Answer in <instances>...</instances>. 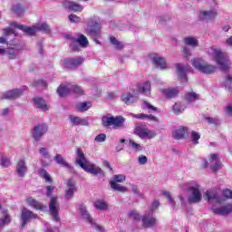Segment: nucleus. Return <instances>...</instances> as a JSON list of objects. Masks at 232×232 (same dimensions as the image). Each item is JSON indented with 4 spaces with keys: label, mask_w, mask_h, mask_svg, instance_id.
<instances>
[{
    "label": "nucleus",
    "mask_w": 232,
    "mask_h": 232,
    "mask_svg": "<svg viewBox=\"0 0 232 232\" xmlns=\"http://www.w3.org/2000/svg\"><path fill=\"white\" fill-rule=\"evenodd\" d=\"M208 53L213 58L216 64L219 66L221 72H229L231 69V60H229V56L226 53H222L220 49L210 47Z\"/></svg>",
    "instance_id": "nucleus-1"
},
{
    "label": "nucleus",
    "mask_w": 232,
    "mask_h": 232,
    "mask_svg": "<svg viewBox=\"0 0 232 232\" xmlns=\"http://www.w3.org/2000/svg\"><path fill=\"white\" fill-rule=\"evenodd\" d=\"M76 163H78L82 169L86 171L87 173H90L91 175H104V171H102V169L100 167L95 166V164L90 162L88 159H86V156L84 155V152H82V150L77 149L76 150Z\"/></svg>",
    "instance_id": "nucleus-2"
},
{
    "label": "nucleus",
    "mask_w": 232,
    "mask_h": 232,
    "mask_svg": "<svg viewBox=\"0 0 232 232\" xmlns=\"http://www.w3.org/2000/svg\"><path fill=\"white\" fill-rule=\"evenodd\" d=\"M134 94L130 92H127L121 95V101L125 104H133V102H137L139 101V93H143V95H150L151 93V83L150 82H145L143 83H140L136 87V91L133 92Z\"/></svg>",
    "instance_id": "nucleus-3"
},
{
    "label": "nucleus",
    "mask_w": 232,
    "mask_h": 232,
    "mask_svg": "<svg viewBox=\"0 0 232 232\" xmlns=\"http://www.w3.org/2000/svg\"><path fill=\"white\" fill-rule=\"evenodd\" d=\"M184 189L188 192V204H198V202L202 201V192L198 182L190 181L185 185Z\"/></svg>",
    "instance_id": "nucleus-4"
},
{
    "label": "nucleus",
    "mask_w": 232,
    "mask_h": 232,
    "mask_svg": "<svg viewBox=\"0 0 232 232\" xmlns=\"http://www.w3.org/2000/svg\"><path fill=\"white\" fill-rule=\"evenodd\" d=\"M85 23H87V27L85 29L87 35H90L97 44H100L101 42H99V38L101 37V24L99 23V18L95 16L91 17L88 18Z\"/></svg>",
    "instance_id": "nucleus-5"
},
{
    "label": "nucleus",
    "mask_w": 232,
    "mask_h": 232,
    "mask_svg": "<svg viewBox=\"0 0 232 232\" xmlns=\"http://www.w3.org/2000/svg\"><path fill=\"white\" fill-rule=\"evenodd\" d=\"M102 122L105 128H110V126H112L113 130H121L124 128L126 118L122 116L113 117L111 114H107L102 117Z\"/></svg>",
    "instance_id": "nucleus-6"
},
{
    "label": "nucleus",
    "mask_w": 232,
    "mask_h": 232,
    "mask_svg": "<svg viewBox=\"0 0 232 232\" xmlns=\"http://www.w3.org/2000/svg\"><path fill=\"white\" fill-rule=\"evenodd\" d=\"M191 63L192 66H194V68L198 70V72L205 73L206 75H209L217 72V66L208 63L202 58H193L191 60Z\"/></svg>",
    "instance_id": "nucleus-7"
},
{
    "label": "nucleus",
    "mask_w": 232,
    "mask_h": 232,
    "mask_svg": "<svg viewBox=\"0 0 232 232\" xmlns=\"http://www.w3.org/2000/svg\"><path fill=\"white\" fill-rule=\"evenodd\" d=\"M204 198L208 202H211V200H213L214 202H218V204H222V202H226L227 198H232V191L231 189L227 188L223 190L222 196H220L218 192L207 191L204 194Z\"/></svg>",
    "instance_id": "nucleus-8"
},
{
    "label": "nucleus",
    "mask_w": 232,
    "mask_h": 232,
    "mask_svg": "<svg viewBox=\"0 0 232 232\" xmlns=\"http://www.w3.org/2000/svg\"><path fill=\"white\" fill-rule=\"evenodd\" d=\"M72 92L78 95H82L83 93L82 88L72 83L60 85L57 89V93L60 97H66V95H68V93H72Z\"/></svg>",
    "instance_id": "nucleus-9"
},
{
    "label": "nucleus",
    "mask_w": 232,
    "mask_h": 232,
    "mask_svg": "<svg viewBox=\"0 0 232 232\" xmlns=\"http://www.w3.org/2000/svg\"><path fill=\"white\" fill-rule=\"evenodd\" d=\"M208 166L214 173H217L222 168V162L218 159V154H211L208 161L207 160H203V168H208Z\"/></svg>",
    "instance_id": "nucleus-10"
},
{
    "label": "nucleus",
    "mask_w": 232,
    "mask_h": 232,
    "mask_svg": "<svg viewBox=\"0 0 232 232\" xmlns=\"http://www.w3.org/2000/svg\"><path fill=\"white\" fill-rule=\"evenodd\" d=\"M79 209L82 218L89 222V224H92L93 229L98 232H104V227H101L97 223H93V218H92V216L90 215V213H88L84 205H80Z\"/></svg>",
    "instance_id": "nucleus-11"
},
{
    "label": "nucleus",
    "mask_w": 232,
    "mask_h": 232,
    "mask_svg": "<svg viewBox=\"0 0 232 232\" xmlns=\"http://www.w3.org/2000/svg\"><path fill=\"white\" fill-rule=\"evenodd\" d=\"M134 134L140 137V139H148L149 140L157 137V132H155V130H150L147 128L140 126L136 127Z\"/></svg>",
    "instance_id": "nucleus-12"
},
{
    "label": "nucleus",
    "mask_w": 232,
    "mask_h": 232,
    "mask_svg": "<svg viewBox=\"0 0 232 232\" xmlns=\"http://www.w3.org/2000/svg\"><path fill=\"white\" fill-rule=\"evenodd\" d=\"M141 222L143 227H155L157 226V218L153 217L152 211H148L141 217Z\"/></svg>",
    "instance_id": "nucleus-13"
},
{
    "label": "nucleus",
    "mask_w": 232,
    "mask_h": 232,
    "mask_svg": "<svg viewBox=\"0 0 232 232\" xmlns=\"http://www.w3.org/2000/svg\"><path fill=\"white\" fill-rule=\"evenodd\" d=\"M49 211L55 222H59V203L57 202V197H52L49 203Z\"/></svg>",
    "instance_id": "nucleus-14"
},
{
    "label": "nucleus",
    "mask_w": 232,
    "mask_h": 232,
    "mask_svg": "<svg viewBox=\"0 0 232 232\" xmlns=\"http://www.w3.org/2000/svg\"><path fill=\"white\" fill-rule=\"evenodd\" d=\"M48 131V125L46 123H40L33 130V137L34 140H40L41 138Z\"/></svg>",
    "instance_id": "nucleus-15"
},
{
    "label": "nucleus",
    "mask_w": 232,
    "mask_h": 232,
    "mask_svg": "<svg viewBox=\"0 0 232 232\" xmlns=\"http://www.w3.org/2000/svg\"><path fill=\"white\" fill-rule=\"evenodd\" d=\"M83 62L84 59H82V57L68 58L63 60L64 66L65 68H67V70H73L75 68H78V66H81Z\"/></svg>",
    "instance_id": "nucleus-16"
},
{
    "label": "nucleus",
    "mask_w": 232,
    "mask_h": 232,
    "mask_svg": "<svg viewBox=\"0 0 232 232\" xmlns=\"http://www.w3.org/2000/svg\"><path fill=\"white\" fill-rule=\"evenodd\" d=\"M33 218H37V216L35 213H34L32 210H29L26 208H24L22 209V216H21V220H22V227H24L30 222V220H33Z\"/></svg>",
    "instance_id": "nucleus-17"
},
{
    "label": "nucleus",
    "mask_w": 232,
    "mask_h": 232,
    "mask_svg": "<svg viewBox=\"0 0 232 232\" xmlns=\"http://www.w3.org/2000/svg\"><path fill=\"white\" fill-rule=\"evenodd\" d=\"M11 26H14V28H17L18 30H22V32H24L27 35H35L37 33V28L35 25H33L32 27L19 24L16 22H13L11 24Z\"/></svg>",
    "instance_id": "nucleus-18"
},
{
    "label": "nucleus",
    "mask_w": 232,
    "mask_h": 232,
    "mask_svg": "<svg viewBox=\"0 0 232 232\" xmlns=\"http://www.w3.org/2000/svg\"><path fill=\"white\" fill-rule=\"evenodd\" d=\"M176 68H177V72L179 79H181L183 82H188V77L186 76V73H188V72L191 70V67H189V65L177 63Z\"/></svg>",
    "instance_id": "nucleus-19"
},
{
    "label": "nucleus",
    "mask_w": 232,
    "mask_h": 232,
    "mask_svg": "<svg viewBox=\"0 0 232 232\" xmlns=\"http://www.w3.org/2000/svg\"><path fill=\"white\" fill-rule=\"evenodd\" d=\"M217 9L215 7L210 8L208 11H201L199 12V19L201 21H212L218 15Z\"/></svg>",
    "instance_id": "nucleus-20"
},
{
    "label": "nucleus",
    "mask_w": 232,
    "mask_h": 232,
    "mask_svg": "<svg viewBox=\"0 0 232 232\" xmlns=\"http://www.w3.org/2000/svg\"><path fill=\"white\" fill-rule=\"evenodd\" d=\"M24 90H26V88L22 89H14L7 91L4 92V94L1 96V99H17V97H21L24 93Z\"/></svg>",
    "instance_id": "nucleus-21"
},
{
    "label": "nucleus",
    "mask_w": 232,
    "mask_h": 232,
    "mask_svg": "<svg viewBox=\"0 0 232 232\" xmlns=\"http://www.w3.org/2000/svg\"><path fill=\"white\" fill-rule=\"evenodd\" d=\"M211 211L215 215H222V216L229 215V213H232V204H228L221 208H212Z\"/></svg>",
    "instance_id": "nucleus-22"
},
{
    "label": "nucleus",
    "mask_w": 232,
    "mask_h": 232,
    "mask_svg": "<svg viewBox=\"0 0 232 232\" xmlns=\"http://www.w3.org/2000/svg\"><path fill=\"white\" fill-rule=\"evenodd\" d=\"M69 121L72 126H88V120L82 119L79 116L70 115Z\"/></svg>",
    "instance_id": "nucleus-23"
},
{
    "label": "nucleus",
    "mask_w": 232,
    "mask_h": 232,
    "mask_svg": "<svg viewBox=\"0 0 232 232\" xmlns=\"http://www.w3.org/2000/svg\"><path fill=\"white\" fill-rule=\"evenodd\" d=\"M63 6L64 8H67L71 12H82L83 8L82 5L74 3V2H70L68 0L63 1Z\"/></svg>",
    "instance_id": "nucleus-24"
},
{
    "label": "nucleus",
    "mask_w": 232,
    "mask_h": 232,
    "mask_svg": "<svg viewBox=\"0 0 232 232\" xmlns=\"http://www.w3.org/2000/svg\"><path fill=\"white\" fill-rule=\"evenodd\" d=\"M77 43L82 48H86V46H88L89 44L88 38H86L84 34H80L79 37L75 40L74 44H72V50L74 51L79 50V47L77 46Z\"/></svg>",
    "instance_id": "nucleus-25"
},
{
    "label": "nucleus",
    "mask_w": 232,
    "mask_h": 232,
    "mask_svg": "<svg viewBox=\"0 0 232 232\" xmlns=\"http://www.w3.org/2000/svg\"><path fill=\"white\" fill-rule=\"evenodd\" d=\"M28 171V167H26V161L24 160H20L16 164V173L18 177H24Z\"/></svg>",
    "instance_id": "nucleus-26"
},
{
    "label": "nucleus",
    "mask_w": 232,
    "mask_h": 232,
    "mask_svg": "<svg viewBox=\"0 0 232 232\" xmlns=\"http://www.w3.org/2000/svg\"><path fill=\"white\" fill-rule=\"evenodd\" d=\"M26 203L31 208H34V209H40L43 211V209H46V207L43 206L39 201L35 200V198L30 197L26 199Z\"/></svg>",
    "instance_id": "nucleus-27"
},
{
    "label": "nucleus",
    "mask_w": 232,
    "mask_h": 232,
    "mask_svg": "<svg viewBox=\"0 0 232 232\" xmlns=\"http://www.w3.org/2000/svg\"><path fill=\"white\" fill-rule=\"evenodd\" d=\"M67 187L68 189L65 194V198H72V197H73V193H75V191L77 190L75 188V182H73V180L72 179H69L67 182Z\"/></svg>",
    "instance_id": "nucleus-28"
},
{
    "label": "nucleus",
    "mask_w": 232,
    "mask_h": 232,
    "mask_svg": "<svg viewBox=\"0 0 232 232\" xmlns=\"http://www.w3.org/2000/svg\"><path fill=\"white\" fill-rule=\"evenodd\" d=\"M161 93H164L168 99H173V97H177L179 95V88H172V89H161Z\"/></svg>",
    "instance_id": "nucleus-29"
},
{
    "label": "nucleus",
    "mask_w": 232,
    "mask_h": 232,
    "mask_svg": "<svg viewBox=\"0 0 232 232\" xmlns=\"http://www.w3.org/2000/svg\"><path fill=\"white\" fill-rule=\"evenodd\" d=\"M188 133L187 127H181L173 131V137L177 139V140H180V139H184V136Z\"/></svg>",
    "instance_id": "nucleus-30"
},
{
    "label": "nucleus",
    "mask_w": 232,
    "mask_h": 232,
    "mask_svg": "<svg viewBox=\"0 0 232 232\" xmlns=\"http://www.w3.org/2000/svg\"><path fill=\"white\" fill-rule=\"evenodd\" d=\"M34 104L37 108L42 110V111H48V110L50 109V107L48 106V104H46V102H44L43 98H35Z\"/></svg>",
    "instance_id": "nucleus-31"
},
{
    "label": "nucleus",
    "mask_w": 232,
    "mask_h": 232,
    "mask_svg": "<svg viewBox=\"0 0 232 232\" xmlns=\"http://www.w3.org/2000/svg\"><path fill=\"white\" fill-rule=\"evenodd\" d=\"M184 43L187 46H191L192 48L198 46V39L197 37L187 36L184 38Z\"/></svg>",
    "instance_id": "nucleus-32"
},
{
    "label": "nucleus",
    "mask_w": 232,
    "mask_h": 232,
    "mask_svg": "<svg viewBox=\"0 0 232 232\" xmlns=\"http://www.w3.org/2000/svg\"><path fill=\"white\" fill-rule=\"evenodd\" d=\"M152 62L157 66H160L161 70L168 68V63H166V60L162 57L155 56L154 58H152Z\"/></svg>",
    "instance_id": "nucleus-33"
},
{
    "label": "nucleus",
    "mask_w": 232,
    "mask_h": 232,
    "mask_svg": "<svg viewBox=\"0 0 232 232\" xmlns=\"http://www.w3.org/2000/svg\"><path fill=\"white\" fill-rule=\"evenodd\" d=\"M54 160L56 164H59L60 166H63V168H68V169H72V166L66 162V160L63 158V155L56 154L54 157Z\"/></svg>",
    "instance_id": "nucleus-34"
},
{
    "label": "nucleus",
    "mask_w": 232,
    "mask_h": 232,
    "mask_svg": "<svg viewBox=\"0 0 232 232\" xmlns=\"http://www.w3.org/2000/svg\"><path fill=\"white\" fill-rule=\"evenodd\" d=\"M110 185L111 189H114V191H120V193H126V191H128V188H126V187L118 184L115 181H110Z\"/></svg>",
    "instance_id": "nucleus-35"
},
{
    "label": "nucleus",
    "mask_w": 232,
    "mask_h": 232,
    "mask_svg": "<svg viewBox=\"0 0 232 232\" xmlns=\"http://www.w3.org/2000/svg\"><path fill=\"white\" fill-rule=\"evenodd\" d=\"M94 208H96V209H100V211H106V209H108V203L102 199H99L94 202Z\"/></svg>",
    "instance_id": "nucleus-36"
},
{
    "label": "nucleus",
    "mask_w": 232,
    "mask_h": 232,
    "mask_svg": "<svg viewBox=\"0 0 232 232\" xmlns=\"http://www.w3.org/2000/svg\"><path fill=\"white\" fill-rule=\"evenodd\" d=\"M36 26V32H44L45 34H50V25L46 23L43 24H34Z\"/></svg>",
    "instance_id": "nucleus-37"
},
{
    "label": "nucleus",
    "mask_w": 232,
    "mask_h": 232,
    "mask_svg": "<svg viewBox=\"0 0 232 232\" xmlns=\"http://www.w3.org/2000/svg\"><path fill=\"white\" fill-rule=\"evenodd\" d=\"M39 175L42 179H44V180H45V182L52 183L53 181L52 179V176H50V174H48V172L44 169H41L39 170Z\"/></svg>",
    "instance_id": "nucleus-38"
},
{
    "label": "nucleus",
    "mask_w": 232,
    "mask_h": 232,
    "mask_svg": "<svg viewBox=\"0 0 232 232\" xmlns=\"http://www.w3.org/2000/svg\"><path fill=\"white\" fill-rule=\"evenodd\" d=\"M185 99L187 102H195V101H198L199 97L198 94L195 92H189L185 95Z\"/></svg>",
    "instance_id": "nucleus-39"
},
{
    "label": "nucleus",
    "mask_w": 232,
    "mask_h": 232,
    "mask_svg": "<svg viewBox=\"0 0 232 232\" xmlns=\"http://www.w3.org/2000/svg\"><path fill=\"white\" fill-rule=\"evenodd\" d=\"M90 108H92V103L90 102H82L77 105V110L79 111H87Z\"/></svg>",
    "instance_id": "nucleus-40"
},
{
    "label": "nucleus",
    "mask_w": 232,
    "mask_h": 232,
    "mask_svg": "<svg viewBox=\"0 0 232 232\" xmlns=\"http://www.w3.org/2000/svg\"><path fill=\"white\" fill-rule=\"evenodd\" d=\"M190 140L193 144H198V140H200V133L193 130L190 134Z\"/></svg>",
    "instance_id": "nucleus-41"
},
{
    "label": "nucleus",
    "mask_w": 232,
    "mask_h": 232,
    "mask_svg": "<svg viewBox=\"0 0 232 232\" xmlns=\"http://www.w3.org/2000/svg\"><path fill=\"white\" fill-rule=\"evenodd\" d=\"M39 153L44 159H46L47 160H50V159H52V156L50 155L48 149L44 147L40 148Z\"/></svg>",
    "instance_id": "nucleus-42"
},
{
    "label": "nucleus",
    "mask_w": 232,
    "mask_h": 232,
    "mask_svg": "<svg viewBox=\"0 0 232 232\" xmlns=\"http://www.w3.org/2000/svg\"><path fill=\"white\" fill-rule=\"evenodd\" d=\"M12 11L14 12V14L21 17V15H23L24 12V9L20 5H15L13 6Z\"/></svg>",
    "instance_id": "nucleus-43"
},
{
    "label": "nucleus",
    "mask_w": 232,
    "mask_h": 232,
    "mask_svg": "<svg viewBox=\"0 0 232 232\" xmlns=\"http://www.w3.org/2000/svg\"><path fill=\"white\" fill-rule=\"evenodd\" d=\"M110 41H111V44H113V46H115V48H117L118 50H122V48H124V45H122V43L119 42V40H117V38L111 36L110 38Z\"/></svg>",
    "instance_id": "nucleus-44"
},
{
    "label": "nucleus",
    "mask_w": 232,
    "mask_h": 232,
    "mask_svg": "<svg viewBox=\"0 0 232 232\" xmlns=\"http://www.w3.org/2000/svg\"><path fill=\"white\" fill-rule=\"evenodd\" d=\"M225 88H226V90H228V92H231V90H232V76L229 74L227 75V77H226Z\"/></svg>",
    "instance_id": "nucleus-45"
},
{
    "label": "nucleus",
    "mask_w": 232,
    "mask_h": 232,
    "mask_svg": "<svg viewBox=\"0 0 232 232\" xmlns=\"http://www.w3.org/2000/svg\"><path fill=\"white\" fill-rule=\"evenodd\" d=\"M184 110L185 108L184 106H182V103L180 102L175 103V105L173 106L174 113H176L177 115H179V113H182Z\"/></svg>",
    "instance_id": "nucleus-46"
},
{
    "label": "nucleus",
    "mask_w": 232,
    "mask_h": 232,
    "mask_svg": "<svg viewBox=\"0 0 232 232\" xmlns=\"http://www.w3.org/2000/svg\"><path fill=\"white\" fill-rule=\"evenodd\" d=\"M12 220L10 219V216L5 215L4 218H0V227H4L5 226H8Z\"/></svg>",
    "instance_id": "nucleus-47"
},
{
    "label": "nucleus",
    "mask_w": 232,
    "mask_h": 232,
    "mask_svg": "<svg viewBox=\"0 0 232 232\" xmlns=\"http://www.w3.org/2000/svg\"><path fill=\"white\" fill-rule=\"evenodd\" d=\"M130 146L135 151H142V146L137 142H135L133 140H130Z\"/></svg>",
    "instance_id": "nucleus-48"
},
{
    "label": "nucleus",
    "mask_w": 232,
    "mask_h": 232,
    "mask_svg": "<svg viewBox=\"0 0 232 232\" xmlns=\"http://www.w3.org/2000/svg\"><path fill=\"white\" fill-rule=\"evenodd\" d=\"M113 179L111 180V182H124V180H126V176L124 174H118V175H114Z\"/></svg>",
    "instance_id": "nucleus-49"
},
{
    "label": "nucleus",
    "mask_w": 232,
    "mask_h": 232,
    "mask_svg": "<svg viewBox=\"0 0 232 232\" xmlns=\"http://www.w3.org/2000/svg\"><path fill=\"white\" fill-rule=\"evenodd\" d=\"M130 218H132V220H140L141 217L140 214L137 210H130L129 213Z\"/></svg>",
    "instance_id": "nucleus-50"
},
{
    "label": "nucleus",
    "mask_w": 232,
    "mask_h": 232,
    "mask_svg": "<svg viewBox=\"0 0 232 232\" xmlns=\"http://www.w3.org/2000/svg\"><path fill=\"white\" fill-rule=\"evenodd\" d=\"M164 197H166V198L169 200L170 206L172 208H175V206L177 205V203H175V200L173 199V198H171V194L168 191H164L163 192Z\"/></svg>",
    "instance_id": "nucleus-51"
},
{
    "label": "nucleus",
    "mask_w": 232,
    "mask_h": 232,
    "mask_svg": "<svg viewBox=\"0 0 232 232\" xmlns=\"http://www.w3.org/2000/svg\"><path fill=\"white\" fill-rule=\"evenodd\" d=\"M138 162L140 166H144L148 164V157H146L145 155H140L138 158Z\"/></svg>",
    "instance_id": "nucleus-52"
},
{
    "label": "nucleus",
    "mask_w": 232,
    "mask_h": 232,
    "mask_svg": "<svg viewBox=\"0 0 232 232\" xmlns=\"http://www.w3.org/2000/svg\"><path fill=\"white\" fill-rule=\"evenodd\" d=\"M143 106L145 108H147V110L150 111H157V107L151 105V103H150L146 101L143 102Z\"/></svg>",
    "instance_id": "nucleus-53"
},
{
    "label": "nucleus",
    "mask_w": 232,
    "mask_h": 232,
    "mask_svg": "<svg viewBox=\"0 0 232 232\" xmlns=\"http://www.w3.org/2000/svg\"><path fill=\"white\" fill-rule=\"evenodd\" d=\"M12 162L10 161V159L8 158H2L1 159V166L2 168H8Z\"/></svg>",
    "instance_id": "nucleus-54"
},
{
    "label": "nucleus",
    "mask_w": 232,
    "mask_h": 232,
    "mask_svg": "<svg viewBox=\"0 0 232 232\" xmlns=\"http://www.w3.org/2000/svg\"><path fill=\"white\" fill-rule=\"evenodd\" d=\"M206 121L208 122V124H215V125H218L220 124V120H218V118H206Z\"/></svg>",
    "instance_id": "nucleus-55"
},
{
    "label": "nucleus",
    "mask_w": 232,
    "mask_h": 232,
    "mask_svg": "<svg viewBox=\"0 0 232 232\" xmlns=\"http://www.w3.org/2000/svg\"><path fill=\"white\" fill-rule=\"evenodd\" d=\"M6 54L8 55L9 59H15L17 54L15 53V49H7Z\"/></svg>",
    "instance_id": "nucleus-56"
},
{
    "label": "nucleus",
    "mask_w": 232,
    "mask_h": 232,
    "mask_svg": "<svg viewBox=\"0 0 232 232\" xmlns=\"http://www.w3.org/2000/svg\"><path fill=\"white\" fill-rule=\"evenodd\" d=\"M4 35H14L15 37L17 34H15V31L14 29L7 27L4 29Z\"/></svg>",
    "instance_id": "nucleus-57"
},
{
    "label": "nucleus",
    "mask_w": 232,
    "mask_h": 232,
    "mask_svg": "<svg viewBox=\"0 0 232 232\" xmlns=\"http://www.w3.org/2000/svg\"><path fill=\"white\" fill-rule=\"evenodd\" d=\"M94 140L96 142H104L106 140V134H104V133L98 134L95 137Z\"/></svg>",
    "instance_id": "nucleus-58"
},
{
    "label": "nucleus",
    "mask_w": 232,
    "mask_h": 232,
    "mask_svg": "<svg viewBox=\"0 0 232 232\" xmlns=\"http://www.w3.org/2000/svg\"><path fill=\"white\" fill-rule=\"evenodd\" d=\"M69 21H71V23H81V17L76 14H70Z\"/></svg>",
    "instance_id": "nucleus-59"
},
{
    "label": "nucleus",
    "mask_w": 232,
    "mask_h": 232,
    "mask_svg": "<svg viewBox=\"0 0 232 232\" xmlns=\"http://www.w3.org/2000/svg\"><path fill=\"white\" fill-rule=\"evenodd\" d=\"M132 192L134 195H137L138 197H142V194L140 193V190L139 189V187L136 185L131 186Z\"/></svg>",
    "instance_id": "nucleus-60"
},
{
    "label": "nucleus",
    "mask_w": 232,
    "mask_h": 232,
    "mask_svg": "<svg viewBox=\"0 0 232 232\" xmlns=\"http://www.w3.org/2000/svg\"><path fill=\"white\" fill-rule=\"evenodd\" d=\"M182 53L185 57H191V50L188 49V47H183Z\"/></svg>",
    "instance_id": "nucleus-61"
},
{
    "label": "nucleus",
    "mask_w": 232,
    "mask_h": 232,
    "mask_svg": "<svg viewBox=\"0 0 232 232\" xmlns=\"http://www.w3.org/2000/svg\"><path fill=\"white\" fill-rule=\"evenodd\" d=\"M131 117H133L134 119H141V120H144L147 118V114H133V113H130Z\"/></svg>",
    "instance_id": "nucleus-62"
},
{
    "label": "nucleus",
    "mask_w": 232,
    "mask_h": 232,
    "mask_svg": "<svg viewBox=\"0 0 232 232\" xmlns=\"http://www.w3.org/2000/svg\"><path fill=\"white\" fill-rule=\"evenodd\" d=\"M159 206H160V203L159 201H154L152 203V206L150 208V209L149 211H152V214H153V211H155V209H157L159 208Z\"/></svg>",
    "instance_id": "nucleus-63"
},
{
    "label": "nucleus",
    "mask_w": 232,
    "mask_h": 232,
    "mask_svg": "<svg viewBox=\"0 0 232 232\" xmlns=\"http://www.w3.org/2000/svg\"><path fill=\"white\" fill-rule=\"evenodd\" d=\"M226 113L228 117H232V103H229L226 108Z\"/></svg>",
    "instance_id": "nucleus-64"
}]
</instances>
